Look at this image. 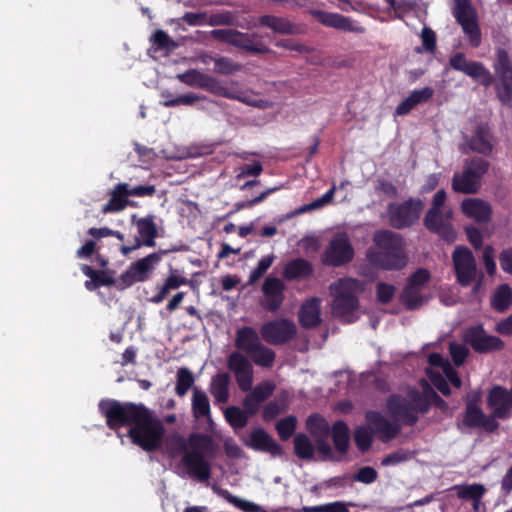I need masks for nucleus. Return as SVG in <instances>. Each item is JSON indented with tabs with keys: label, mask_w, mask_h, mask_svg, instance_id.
Here are the masks:
<instances>
[{
	"label": "nucleus",
	"mask_w": 512,
	"mask_h": 512,
	"mask_svg": "<svg viewBox=\"0 0 512 512\" xmlns=\"http://www.w3.org/2000/svg\"><path fill=\"white\" fill-rule=\"evenodd\" d=\"M98 409L111 430L129 426L128 437L142 450L155 452L161 447L164 424L144 404L106 398L99 401Z\"/></svg>",
	"instance_id": "obj_1"
},
{
	"label": "nucleus",
	"mask_w": 512,
	"mask_h": 512,
	"mask_svg": "<svg viewBox=\"0 0 512 512\" xmlns=\"http://www.w3.org/2000/svg\"><path fill=\"white\" fill-rule=\"evenodd\" d=\"M173 441L177 449L184 452L181 464L187 473L200 482L208 481L212 472L209 459H215L219 451V445L213 437L194 432L189 434L187 442L180 435L174 436Z\"/></svg>",
	"instance_id": "obj_2"
},
{
	"label": "nucleus",
	"mask_w": 512,
	"mask_h": 512,
	"mask_svg": "<svg viewBox=\"0 0 512 512\" xmlns=\"http://www.w3.org/2000/svg\"><path fill=\"white\" fill-rule=\"evenodd\" d=\"M227 367L233 372L239 389L242 392H249L243 399V408L251 416L256 415L262 403L273 395L275 384L266 380L253 388V365L243 353L231 352L227 359Z\"/></svg>",
	"instance_id": "obj_3"
},
{
	"label": "nucleus",
	"mask_w": 512,
	"mask_h": 512,
	"mask_svg": "<svg viewBox=\"0 0 512 512\" xmlns=\"http://www.w3.org/2000/svg\"><path fill=\"white\" fill-rule=\"evenodd\" d=\"M373 246L366 250L368 263L380 270L397 271L407 265L406 241L404 237L389 229L374 232Z\"/></svg>",
	"instance_id": "obj_4"
},
{
	"label": "nucleus",
	"mask_w": 512,
	"mask_h": 512,
	"mask_svg": "<svg viewBox=\"0 0 512 512\" xmlns=\"http://www.w3.org/2000/svg\"><path fill=\"white\" fill-rule=\"evenodd\" d=\"M385 406L388 414L405 426H414L420 414L429 412L425 395L417 389L409 390L406 397L396 393L389 395Z\"/></svg>",
	"instance_id": "obj_5"
},
{
	"label": "nucleus",
	"mask_w": 512,
	"mask_h": 512,
	"mask_svg": "<svg viewBox=\"0 0 512 512\" xmlns=\"http://www.w3.org/2000/svg\"><path fill=\"white\" fill-rule=\"evenodd\" d=\"M365 419L373 429L367 426H359L353 434L355 445L362 453L370 450L374 434H377L378 438L386 443L397 437L401 431L398 423L390 422L378 411H367Z\"/></svg>",
	"instance_id": "obj_6"
},
{
	"label": "nucleus",
	"mask_w": 512,
	"mask_h": 512,
	"mask_svg": "<svg viewBox=\"0 0 512 512\" xmlns=\"http://www.w3.org/2000/svg\"><path fill=\"white\" fill-rule=\"evenodd\" d=\"M257 331L250 326H244L236 331L235 347L238 352H244L257 366L271 368L274 365L276 354L265 346Z\"/></svg>",
	"instance_id": "obj_7"
},
{
	"label": "nucleus",
	"mask_w": 512,
	"mask_h": 512,
	"mask_svg": "<svg viewBox=\"0 0 512 512\" xmlns=\"http://www.w3.org/2000/svg\"><path fill=\"white\" fill-rule=\"evenodd\" d=\"M187 250L188 246L184 244L172 245L168 249H160L157 252L150 253L147 256L131 263L128 269L119 277L118 281L120 288L125 289L135 283L149 280L155 266L161 262L163 256L172 252Z\"/></svg>",
	"instance_id": "obj_8"
},
{
	"label": "nucleus",
	"mask_w": 512,
	"mask_h": 512,
	"mask_svg": "<svg viewBox=\"0 0 512 512\" xmlns=\"http://www.w3.org/2000/svg\"><path fill=\"white\" fill-rule=\"evenodd\" d=\"M490 163L478 156L466 159L461 173H454L452 189L457 193L475 194L479 191L482 179L488 172Z\"/></svg>",
	"instance_id": "obj_9"
},
{
	"label": "nucleus",
	"mask_w": 512,
	"mask_h": 512,
	"mask_svg": "<svg viewBox=\"0 0 512 512\" xmlns=\"http://www.w3.org/2000/svg\"><path fill=\"white\" fill-rule=\"evenodd\" d=\"M493 70L498 100L502 105L512 107V59L504 48L496 49Z\"/></svg>",
	"instance_id": "obj_10"
},
{
	"label": "nucleus",
	"mask_w": 512,
	"mask_h": 512,
	"mask_svg": "<svg viewBox=\"0 0 512 512\" xmlns=\"http://www.w3.org/2000/svg\"><path fill=\"white\" fill-rule=\"evenodd\" d=\"M424 202L410 197L402 202H392L387 207L388 222L395 229L412 227L420 219Z\"/></svg>",
	"instance_id": "obj_11"
},
{
	"label": "nucleus",
	"mask_w": 512,
	"mask_h": 512,
	"mask_svg": "<svg viewBox=\"0 0 512 512\" xmlns=\"http://www.w3.org/2000/svg\"><path fill=\"white\" fill-rule=\"evenodd\" d=\"M333 295L332 310L344 322H353L352 314L358 309L359 301L351 290L348 280L339 279L330 286Z\"/></svg>",
	"instance_id": "obj_12"
},
{
	"label": "nucleus",
	"mask_w": 512,
	"mask_h": 512,
	"mask_svg": "<svg viewBox=\"0 0 512 512\" xmlns=\"http://www.w3.org/2000/svg\"><path fill=\"white\" fill-rule=\"evenodd\" d=\"M156 193L154 185H138L130 187L128 183H118L110 192V199L104 205L102 211L104 213L119 212L126 206H134V202L128 200L129 196L135 197H152Z\"/></svg>",
	"instance_id": "obj_13"
},
{
	"label": "nucleus",
	"mask_w": 512,
	"mask_h": 512,
	"mask_svg": "<svg viewBox=\"0 0 512 512\" xmlns=\"http://www.w3.org/2000/svg\"><path fill=\"white\" fill-rule=\"evenodd\" d=\"M214 38L242 49L251 54H269L272 50L266 46L257 34L240 32L236 29H216L212 31Z\"/></svg>",
	"instance_id": "obj_14"
},
{
	"label": "nucleus",
	"mask_w": 512,
	"mask_h": 512,
	"mask_svg": "<svg viewBox=\"0 0 512 512\" xmlns=\"http://www.w3.org/2000/svg\"><path fill=\"white\" fill-rule=\"evenodd\" d=\"M153 215L138 217L136 214L131 215V223L136 227L137 236L134 237L131 245H122L120 252L123 256H128L131 252L145 247H154L156 238L158 237L157 225Z\"/></svg>",
	"instance_id": "obj_15"
},
{
	"label": "nucleus",
	"mask_w": 512,
	"mask_h": 512,
	"mask_svg": "<svg viewBox=\"0 0 512 512\" xmlns=\"http://www.w3.org/2000/svg\"><path fill=\"white\" fill-rule=\"evenodd\" d=\"M462 339L478 354L501 351L505 346L501 338L488 334L482 324L467 327L463 332Z\"/></svg>",
	"instance_id": "obj_16"
},
{
	"label": "nucleus",
	"mask_w": 512,
	"mask_h": 512,
	"mask_svg": "<svg viewBox=\"0 0 512 512\" xmlns=\"http://www.w3.org/2000/svg\"><path fill=\"white\" fill-rule=\"evenodd\" d=\"M453 16L462 27L464 34L468 36L470 46L473 48L479 47L482 41L481 30L476 11L469 0H456Z\"/></svg>",
	"instance_id": "obj_17"
},
{
	"label": "nucleus",
	"mask_w": 512,
	"mask_h": 512,
	"mask_svg": "<svg viewBox=\"0 0 512 512\" xmlns=\"http://www.w3.org/2000/svg\"><path fill=\"white\" fill-rule=\"evenodd\" d=\"M355 255L354 248L346 233H337L331 240L321 256L326 266L340 267L350 263Z\"/></svg>",
	"instance_id": "obj_18"
},
{
	"label": "nucleus",
	"mask_w": 512,
	"mask_h": 512,
	"mask_svg": "<svg viewBox=\"0 0 512 512\" xmlns=\"http://www.w3.org/2000/svg\"><path fill=\"white\" fill-rule=\"evenodd\" d=\"M452 262L457 282L468 287L478 275L476 259L466 246H457L452 253Z\"/></svg>",
	"instance_id": "obj_19"
},
{
	"label": "nucleus",
	"mask_w": 512,
	"mask_h": 512,
	"mask_svg": "<svg viewBox=\"0 0 512 512\" xmlns=\"http://www.w3.org/2000/svg\"><path fill=\"white\" fill-rule=\"evenodd\" d=\"M297 333L295 323L281 318L265 322L260 328L262 340L270 345H284L291 341Z\"/></svg>",
	"instance_id": "obj_20"
},
{
	"label": "nucleus",
	"mask_w": 512,
	"mask_h": 512,
	"mask_svg": "<svg viewBox=\"0 0 512 512\" xmlns=\"http://www.w3.org/2000/svg\"><path fill=\"white\" fill-rule=\"evenodd\" d=\"M449 65L452 69L468 75L484 87H488L494 82L492 73L482 62L468 61L462 52L451 56Z\"/></svg>",
	"instance_id": "obj_21"
},
{
	"label": "nucleus",
	"mask_w": 512,
	"mask_h": 512,
	"mask_svg": "<svg viewBox=\"0 0 512 512\" xmlns=\"http://www.w3.org/2000/svg\"><path fill=\"white\" fill-rule=\"evenodd\" d=\"M431 212L432 209H428L424 216L423 224L425 228L428 231L439 235L445 241L453 242L456 238V233L451 223L453 217L452 209H436L432 215Z\"/></svg>",
	"instance_id": "obj_22"
},
{
	"label": "nucleus",
	"mask_w": 512,
	"mask_h": 512,
	"mask_svg": "<svg viewBox=\"0 0 512 512\" xmlns=\"http://www.w3.org/2000/svg\"><path fill=\"white\" fill-rule=\"evenodd\" d=\"M487 407L494 418L508 419L512 413V391L502 385H493L486 396Z\"/></svg>",
	"instance_id": "obj_23"
},
{
	"label": "nucleus",
	"mask_w": 512,
	"mask_h": 512,
	"mask_svg": "<svg viewBox=\"0 0 512 512\" xmlns=\"http://www.w3.org/2000/svg\"><path fill=\"white\" fill-rule=\"evenodd\" d=\"M285 283L273 276L267 277L262 285L263 299L260 304L263 309L269 312H276L285 300Z\"/></svg>",
	"instance_id": "obj_24"
},
{
	"label": "nucleus",
	"mask_w": 512,
	"mask_h": 512,
	"mask_svg": "<svg viewBox=\"0 0 512 512\" xmlns=\"http://www.w3.org/2000/svg\"><path fill=\"white\" fill-rule=\"evenodd\" d=\"M311 16L326 27L335 28L344 32L364 33L365 28L358 25L350 17L339 13L326 12L323 10H311Z\"/></svg>",
	"instance_id": "obj_25"
},
{
	"label": "nucleus",
	"mask_w": 512,
	"mask_h": 512,
	"mask_svg": "<svg viewBox=\"0 0 512 512\" xmlns=\"http://www.w3.org/2000/svg\"><path fill=\"white\" fill-rule=\"evenodd\" d=\"M462 213L478 224H486L492 217V206L488 201L480 198H466L461 202Z\"/></svg>",
	"instance_id": "obj_26"
},
{
	"label": "nucleus",
	"mask_w": 512,
	"mask_h": 512,
	"mask_svg": "<svg viewBox=\"0 0 512 512\" xmlns=\"http://www.w3.org/2000/svg\"><path fill=\"white\" fill-rule=\"evenodd\" d=\"M258 23L260 26L269 28L274 33L281 35H299L304 33L302 25L290 21L287 17L266 14L258 18Z\"/></svg>",
	"instance_id": "obj_27"
},
{
	"label": "nucleus",
	"mask_w": 512,
	"mask_h": 512,
	"mask_svg": "<svg viewBox=\"0 0 512 512\" xmlns=\"http://www.w3.org/2000/svg\"><path fill=\"white\" fill-rule=\"evenodd\" d=\"M491 138L489 127L480 124L475 128L473 135L464 136V141L470 151L488 156L493 150Z\"/></svg>",
	"instance_id": "obj_28"
},
{
	"label": "nucleus",
	"mask_w": 512,
	"mask_h": 512,
	"mask_svg": "<svg viewBox=\"0 0 512 512\" xmlns=\"http://www.w3.org/2000/svg\"><path fill=\"white\" fill-rule=\"evenodd\" d=\"M247 446L257 451L270 453L273 457L284 454L282 446L262 428H257L250 433Z\"/></svg>",
	"instance_id": "obj_29"
},
{
	"label": "nucleus",
	"mask_w": 512,
	"mask_h": 512,
	"mask_svg": "<svg viewBox=\"0 0 512 512\" xmlns=\"http://www.w3.org/2000/svg\"><path fill=\"white\" fill-rule=\"evenodd\" d=\"M299 323L304 328H314L321 322V301L313 297L304 302L299 310Z\"/></svg>",
	"instance_id": "obj_30"
},
{
	"label": "nucleus",
	"mask_w": 512,
	"mask_h": 512,
	"mask_svg": "<svg viewBox=\"0 0 512 512\" xmlns=\"http://www.w3.org/2000/svg\"><path fill=\"white\" fill-rule=\"evenodd\" d=\"M434 95L433 88L427 86L419 90L412 91L395 109L396 116L409 114L417 105L426 103Z\"/></svg>",
	"instance_id": "obj_31"
},
{
	"label": "nucleus",
	"mask_w": 512,
	"mask_h": 512,
	"mask_svg": "<svg viewBox=\"0 0 512 512\" xmlns=\"http://www.w3.org/2000/svg\"><path fill=\"white\" fill-rule=\"evenodd\" d=\"M81 271L89 278L84 283L88 291H95L101 286H112L115 284V279L109 276L104 270H95L87 264L81 265Z\"/></svg>",
	"instance_id": "obj_32"
},
{
	"label": "nucleus",
	"mask_w": 512,
	"mask_h": 512,
	"mask_svg": "<svg viewBox=\"0 0 512 512\" xmlns=\"http://www.w3.org/2000/svg\"><path fill=\"white\" fill-rule=\"evenodd\" d=\"M312 264L303 258L292 259L286 263L283 269V277L286 280L305 279L312 275Z\"/></svg>",
	"instance_id": "obj_33"
},
{
	"label": "nucleus",
	"mask_w": 512,
	"mask_h": 512,
	"mask_svg": "<svg viewBox=\"0 0 512 512\" xmlns=\"http://www.w3.org/2000/svg\"><path fill=\"white\" fill-rule=\"evenodd\" d=\"M230 383L231 377L227 372H221L212 377L210 393L217 403L224 404L228 402Z\"/></svg>",
	"instance_id": "obj_34"
},
{
	"label": "nucleus",
	"mask_w": 512,
	"mask_h": 512,
	"mask_svg": "<svg viewBox=\"0 0 512 512\" xmlns=\"http://www.w3.org/2000/svg\"><path fill=\"white\" fill-rule=\"evenodd\" d=\"M330 432L335 449L341 454H346L350 444L348 425L344 421L338 420L333 424Z\"/></svg>",
	"instance_id": "obj_35"
},
{
	"label": "nucleus",
	"mask_w": 512,
	"mask_h": 512,
	"mask_svg": "<svg viewBox=\"0 0 512 512\" xmlns=\"http://www.w3.org/2000/svg\"><path fill=\"white\" fill-rule=\"evenodd\" d=\"M186 283L187 279L185 277L177 275L176 271H172L159 287V291L151 298V302L155 304L163 302L170 291L176 290Z\"/></svg>",
	"instance_id": "obj_36"
},
{
	"label": "nucleus",
	"mask_w": 512,
	"mask_h": 512,
	"mask_svg": "<svg viewBox=\"0 0 512 512\" xmlns=\"http://www.w3.org/2000/svg\"><path fill=\"white\" fill-rule=\"evenodd\" d=\"M400 301L407 310H415L425 302V297L421 288L406 284L401 292Z\"/></svg>",
	"instance_id": "obj_37"
},
{
	"label": "nucleus",
	"mask_w": 512,
	"mask_h": 512,
	"mask_svg": "<svg viewBox=\"0 0 512 512\" xmlns=\"http://www.w3.org/2000/svg\"><path fill=\"white\" fill-rule=\"evenodd\" d=\"M149 40L155 51L171 52L178 47V43L162 29L155 30Z\"/></svg>",
	"instance_id": "obj_38"
},
{
	"label": "nucleus",
	"mask_w": 512,
	"mask_h": 512,
	"mask_svg": "<svg viewBox=\"0 0 512 512\" xmlns=\"http://www.w3.org/2000/svg\"><path fill=\"white\" fill-rule=\"evenodd\" d=\"M492 307L498 312H505L512 304V289L507 284L500 285L491 300Z\"/></svg>",
	"instance_id": "obj_39"
},
{
	"label": "nucleus",
	"mask_w": 512,
	"mask_h": 512,
	"mask_svg": "<svg viewBox=\"0 0 512 512\" xmlns=\"http://www.w3.org/2000/svg\"><path fill=\"white\" fill-rule=\"evenodd\" d=\"M306 428L314 437H327L330 433L328 422L318 413H314L307 418Z\"/></svg>",
	"instance_id": "obj_40"
},
{
	"label": "nucleus",
	"mask_w": 512,
	"mask_h": 512,
	"mask_svg": "<svg viewBox=\"0 0 512 512\" xmlns=\"http://www.w3.org/2000/svg\"><path fill=\"white\" fill-rule=\"evenodd\" d=\"M314 451V446L306 434L298 433L295 435L294 453L299 459H312L314 457Z\"/></svg>",
	"instance_id": "obj_41"
},
{
	"label": "nucleus",
	"mask_w": 512,
	"mask_h": 512,
	"mask_svg": "<svg viewBox=\"0 0 512 512\" xmlns=\"http://www.w3.org/2000/svg\"><path fill=\"white\" fill-rule=\"evenodd\" d=\"M224 415L226 421L234 429L244 428L248 423L249 417H252L244 408L242 410L238 406L227 407Z\"/></svg>",
	"instance_id": "obj_42"
},
{
	"label": "nucleus",
	"mask_w": 512,
	"mask_h": 512,
	"mask_svg": "<svg viewBox=\"0 0 512 512\" xmlns=\"http://www.w3.org/2000/svg\"><path fill=\"white\" fill-rule=\"evenodd\" d=\"M192 412L196 418L210 417V402L205 392L198 390L193 391L192 396Z\"/></svg>",
	"instance_id": "obj_43"
},
{
	"label": "nucleus",
	"mask_w": 512,
	"mask_h": 512,
	"mask_svg": "<svg viewBox=\"0 0 512 512\" xmlns=\"http://www.w3.org/2000/svg\"><path fill=\"white\" fill-rule=\"evenodd\" d=\"M485 414L473 401H468L463 415V424L468 428H477L481 426Z\"/></svg>",
	"instance_id": "obj_44"
},
{
	"label": "nucleus",
	"mask_w": 512,
	"mask_h": 512,
	"mask_svg": "<svg viewBox=\"0 0 512 512\" xmlns=\"http://www.w3.org/2000/svg\"><path fill=\"white\" fill-rule=\"evenodd\" d=\"M194 381V376L188 368L182 367L178 369L177 382L175 387L176 394L179 397L186 395L189 389L193 386Z\"/></svg>",
	"instance_id": "obj_45"
},
{
	"label": "nucleus",
	"mask_w": 512,
	"mask_h": 512,
	"mask_svg": "<svg viewBox=\"0 0 512 512\" xmlns=\"http://www.w3.org/2000/svg\"><path fill=\"white\" fill-rule=\"evenodd\" d=\"M276 431L282 441H287L297 428V418L294 415L286 416L276 423Z\"/></svg>",
	"instance_id": "obj_46"
},
{
	"label": "nucleus",
	"mask_w": 512,
	"mask_h": 512,
	"mask_svg": "<svg viewBox=\"0 0 512 512\" xmlns=\"http://www.w3.org/2000/svg\"><path fill=\"white\" fill-rule=\"evenodd\" d=\"M214 61V72L221 75H231L235 72L241 70V64L234 62L231 58L228 57H217L212 58Z\"/></svg>",
	"instance_id": "obj_47"
},
{
	"label": "nucleus",
	"mask_w": 512,
	"mask_h": 512,
	"mask_svg": "<svg viewBox=\"0 0 512 512\" xmlns=\"http://www.w3.org/2000/svg\"><path fill=\"white\" fill-rule=\"evenodd\" d=\"M203 90H206L215 96L227 99L233 97L232 91L228 87L224 86L220 80L210 75H207L206 77Z\"/></svg>",
	"instance_id": "obj_48"
},
{
	"label": "nucleus",
	"mask_w": 512,
	"mask_h": 512,
	"mask_svg": "<svg viewBox=\"0 0 512 512\" xmlns=\"http://www.w3.org/2000/svg\"><path fill=\"white\" fill-rule=\"evenodd\" d=\"M203 90H206L215 96L227 99L233 97L232 91L228 87L224 86L220 80L210 75H207L206 77Z\"/></svg>",
	"instance_id": "obj_49"
},
{
	"label": "nucleus",
	"mask_w": 512,
	"mask_h": 512,
	"mask_svg": "<svg viewBox=\"0 0 512 512\" xmlns=\"http://www.w3.org/2000/svg\"><path fill=\"white\" fill-rule=\"evenodd\" d=\"M162 97L165 99L163 101V105L165 107H175V106H180V105L190 106V105H193L195 102L202 99L201 96H198L193 93L180 95L175 98H173L170 93H163Z\"/></svg>",
	"instance_id": "obj_50"
},
{
	"label": "nucleus",
	"mask_w": 512,
	"mask_h": 512,
	"mask_svg": "<svg viewBox=\"0 0 512 512\" xmlns=\"http://www.w3.org/2000/svg\"><path fill=\"white\" fill-rule=\"evenodd\" d=\"M207 75L208 74L200 72L196 69H189L184 73L179 74L177 77L182 83L190 87L203 89Z\"/></svg>",
	"instance_id": "obj_51"
},
{
	"label": "nucleus",
	"mask_w": 512,
	"mask_h": 512,
	"mask_svg": "<svg viewBox=\"0 0 512 512\" xmlns=\"http://www.w3.org/2000/svg\"><path fill=\"white\" fill-rule=\"evenodd\" d=\"M421 40L423 49L420 47L416 48L417 53H422L423 51L428 53H434L437 47V37L435 31H433L430 27L424 26L421 30Z\"/></svg>",
	"instance_id": "obj_52"
},
{
	"label": "nucleus",
	"mask_w": 512,
	"mask_h": 512,
	"mask_svg": "<svg viewBox=\"0 0 512 512\" xmlns=\"http://www.w3.org/2000/svg\"><path fill=\"white\" fill-rule=\"evenodd\" d=\"M274 261L273 255H267L265 257H262L256 268L252 270L249 276L248 284H254L257 280H259L271 267L272 263Z\"/></svg>",
	"instance_id": "obj_53"
},
{
	"label": "nucleus",
	"mask_w": 512,
	"mask_h": 512,
	"mask_svg": "<svg viewBox=\"0 0 512 512\" xmlns=\"http://www.w3.org/2000/svg\"><path fill=\"white\" fill-rule=\"evenodd\" d=\"M449 353L454 365L460 367L465 363L469 349L462 344L452 342L449 344Z\"/></svg>",
	"instance_id": "obj_54"
},
{
	"label": "nucleus",
	"mask_w": 512,
	"mask_h": 512,
	"mask_svg": "<svg viewBox=\"0 0 512 512\" xmlns=\"http://www.w3.org/2000/svg\"><path fill=\"white\" fill-rule=\"evenodd\" d=\"M335 189H336L335 186H332L321 197L313 200L309 204H305V205L301 206L298 209V213H303V212H307V211H310V210L318 209V208H321V207L325 206L326 204L330 203L332 201L333 197H334Z\"/></svg>",
	"instance_id": "obj_55"
},
{
	"label": "nucleus",
	"mask_w": 512,
	"mask_h": 512,
	"mask_svg": "<svg viewBox=\"0 0 512 512\" xmlns=\"http://www.w3.org/2000/svg\"><path fill=\"white\" fill-rule=\"evenodd\" d=\"M396 292V288L392 284L379 282L376 285V297L378 302L388 304L392 301Z\"/></svg>",
	"instance_id": "obj_56"
},
{
	"label": "nucleus",
	"mask_w": 512,
	"mask_h": 512,
	"mask_svg": "<svg viewBox=\"0 0 512 512\" xmlns=\"http://www.w3.org/2000/svg\"><path fill=\"white\" fill-rule=\"evenodd\" d=\"M485 488L481 484L466 485L459 491V497L467 500L479 501L485 494Z\"/></svg>",
	"instance_id": "obj_57"
},
{
	"label": "nucleus",
	"mask_w": 512,
	"mask_h": 512,
	"mask_svg": "<svg viewBox=\"0 0 512 512\" xmlns=\"http://www.w3.org/2000/svg\"><path fill=\"white\" fill-rule=\"evenodd\" d=\"M431 279L430 272L425 268H418L407 279V284L423 288Z\"/></svg>",
	"instance_id": "obj_58"
},
{
	"label": "nucleus",
	"mask_w": 512,
	"mask_h": 512,
	"mask_svg": "<svg viewBox=\"0 0 512 512\" xmlns=\"http://www.w3.org/2000/svg\"><path fill=\"white\" fill-rule=\"evenodd\" d=\"M378 473L371 466H364L358 469V471L354 474V481L363 483V484H371L377 480Z\"/></svg>",
	"instance_id": "obj_59"
},
{
	"label": "nucleus",
	"mask_w": 512,
	"mask_h": 512,
	"mask_svg": "<svg viewBox=\"0 0 512 512\" xmlns=\"http://www.w3.org/2000/svg\"><path fill=\"white\" fill-rule=\"evenodd\" d=\"M232 96L229 99L231 100H237L239 102H242L244 104H247L252 107H258V108H264L265 107V101L262 99H256L252 95H250L247 92H233Z\"/></svg>",
	"instance_id": "obj_60"
},
{
	"label": "nucleus",
	"mask_w": 512,
	"mask_h": 512,
	"mask_svg": "<svg viewBox=\"0 0 512 512\" xmlns=\"http://www.w3.org/2000/svg\"><path fill=\"white\" fill-rule=\"evenodd\" d=\"M465 233L469 243L475 248L480 249L483 245V236L481 231L474 225L465 227Z\"/></svg>",
	"instance_id": "obj_61"
},
{
	"label": "nucleus",
	"mask_w": 512,
	"mask_h": 512,
	"mask_svg": "<svg viewBox=\"0 0 512 512\" xmlns=\"http://www.w3.org/2000/svg\"><path fill=\"white\" fill-rule=\"evenodd\" d=\"M376 190L389 198H395L398 195L397 187L390 180L381 178L377 180Z\"/></svg>",
	"instance_id": "obj_62"
},
{
	"label": "nucleus",
	"mask_w": 512,
	"mask_h": 512,
	"mask_svg": "<svg viewBox=\"0 0 512 512\" xmlns=\"http://www.w3.org/2000/svg\"><path fill=\"white\" fill-rule=\"evenodd\" d=\"M429 403V408L434 405L439 410L445 412L448 410V404L432 388L422 392Z\"/></svg>",
	"instance_id": "obj_63"
},
{
	"label": "nucleus",
	"mask_w": 512,
	"mask_h": 512,
	"mask_svg": "<svg viewBox=\"0 0 512 512\" xmlns=\"http://www.w3.org/2000/svg\"><path fill=\"white\" fill-rule=\"evenodd\" d=\"M499 262L501 269L512 275V248H507L499 254Z\"/></svg>",
	"instance_id": "obj_64"
}]
</instances>
